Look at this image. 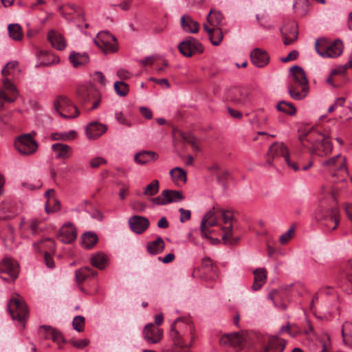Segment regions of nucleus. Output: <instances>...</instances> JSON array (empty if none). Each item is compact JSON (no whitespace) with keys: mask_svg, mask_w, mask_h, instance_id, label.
I'll use <instances>...</instances> for the list:
<instances>
[{"mask_svg":"<svg viewBox=\"0 0 352 352\" xmlns=\"http://www.w3.org/2000/svg\"><path fill=\"white\" fill-rule=\"evenodd\" d=\"M300 141L312 154L318 156H326L332 151L333 145L329 137L319 132H309L300 136Z\"/></svg>","mask_w":352,"mask_h":352,"instance_id":"obj_1","label":"nucleus"},{"mask_svg":"<svg viewBox=\"0 0 352 352\" xmlns=\"http://www.w3.org/2000/svg\"><path fill=\"white\" fill-rule=\"evenodd\" d=\"M194 328L190 323H188L181 320L177 319L170 327V336L174 343V352H188L190 343H187L184 337L186 333L191 335V342L194 339L192 336Z\"/></svg>","mask_w":352,"mask_h":352,"instance_id":"obj_2","label":"nucleus"},{"mask_svg":"<svg viewBox=\"0 0 352 352\" xmlns=\"http://www.w3.org/2000/svg\"><path fill=\"white\" fill-rule=\"evenodd\" d=\"M292 80L288 89L290 96L297 100L305 98L309 91L308 79L303 69L298 65H294L290 68Z\"/></svg>","mask_w":352,"mask_h":352,"instance_id":"obj_3","label":"nucleus"},{"mask_svg":"<svg viewBox=\"0 0 352 352\" xmlns=\"http://www.w3.org/2000/svg\"><path fill=\"white\" fill-rule=\"evenodd\" d=\"M343 43L340 39L329 42L327 38H318L315 42V50L323 58H336L343 52Z\"/></svg>","mask_w":352,"mask_h":352,"instance_id":"obj_4","label":"nucleus"},{"mask_svg":"<svg viewBox=\"0 0 352 352\" xmlns=\"http://www.w3.org/2000/svg\"><path fill=\"white\" fill-rule=\"evenodd\" d=\"M76 95L84 107L92 104L91 107L87 109V111L97 109L100 104L101 94L94 87H87L84 85L78 86L76 89Z\"/></svg>","mask_w":352,"mask_h":352,"instance_id":"obj_5","label":"nucleus"},{"mask_svg":"<svg viewBox=\"0 0 352 352\" xmlns=\"http://www.w3.org/2000/svg\"><path fill=\"white\" fill-rule=\"evenodd\" d=\"M54 108L59 116L64 118H75L80 115V111L66 96L60 95L54 101Z\"/></svg>","mask_w":352,"mask_h":352,"instance_id":"obj_6","label":"nucleus"},{"mask_svg":"<svg viewBox=\"0 0 352 352\" xmlns=\"http://www.w3.org/2000/svg\"><path fill=\"white\" fill-rule=\"evenodd\" d=\"M8 311L14 320H18L24 324L28 317V310L22 298L12 297L8 303Z\"/></svg>","mask_w":352,"mask_h":352,"instance_id":"obj_7","label":"nucleus"},{"mask_svg":"<svg viewBox=\"0 0 352 352\" xmlns=\"http://www.w3.org/2000/svg\"><path fill=\"white\" fill-rule=\"evenodd\" d=\"M318 217L321 221V225L324 232H330L335 230L339 224L340 213L337 207L334 206L325 210H321L318 214Z\"/></svg>","mask_w":352,"mask_h":352,"instance_id":"obj_8","label":"nucleus"},{"mask_svg":"<svg viewBox=\"0 0 352 352\" xmlns=\"http://www.w3.org/2000/svg\"><path fill=\"white\" fill-rule=\"evenodd\" d=\"M226 97L228 101L238 106H245L252 100L250 91L245 87H231L227 90Z\"/></svg>","mask_w":352,"mask_h":352,"instance_id":"obj_9","label":"nucleus"},{"mask_svg":"<svg viewBox=\"0 0 352 352\" xmlns=\"http://www.w3.org/2000/svg\"><path fill=\"white\" fill-rule=\"evenodd\" d=\"M16 149L22 155H30L34 153L38 148V144L30 133L19 136L14 142Z\"/></svg>","mask_w":352,"mask_h":352,"instance_id":"obj_10","label":"nucleus"},{"mask_svg":"<svg viewBox=\"0 0 352 352\" xmlns=\"http://www.w3.org/2000/svg\"><path fill=\"white\" fill-rule=\"evenodd\" d=\"M219 212H221L222 219L223 223L225 224H228V226H225L222 228V230L223 234L222 236V239L225 244L234 245L236 244L239 241L240 237L236 236L234 237L232 236V221H233V214L232 212L230 210H219Z\"/></svg>","mask_w":352,"mask_h":352,"instance_id":"obj_11","label":"nucleus"},{"mask_svg":"<svg viewBox=\"0 0 352 352\" xmlns=\"http://www.w3.org/2000/svg\"><path fill=\"white\" fill-rule=\"evenodd\" d=\"M96 45L104 53L114 52L117 50V39L109 32H99L94 39Z\"/></svg>","mask_w":352,"mask_h":352,"instance_id":"obj_12","label":"nucleus"},{"mask_svg":"<svg viewBox=\"0 0 352 352\" xmlns=\"http://www.w3.org/2000/svg\"><path fill=\"white\" fill-rule=\"evenodd\" d=\"M19 272V265L12 258L5 257L0 262V276L5 280H14Z\"/></svg>","mask_w":352,"mask_h":352,"instance_id":"obj_13","label":"nucleus"},{"mask_svg":"<svg viewBox=\"0 0 352 352\" xmlns=\"http://www.w3.org/2000/svg\"><path fill=\"white\" fill-rule=\"evenodd\" d=\"M178 50L183 56L191 57L194 54L203 53L204 48L196 38L188 36L179 44Z\"/></svg>","mask_w":352,"mask_h":352,"instance_id":"obj_14","label":"nucleus"},{"mask_svg":"<svg viewBox=\"0 0 352 352\" xmlns=\"http://www.w3.org/2000/svg\"><path fill=\"white\" fill-rule=\"evenodd\" d=\"M184 199L182 191L166 189L161 194L151 199V201L159 206H164L173 202H179Z\"/></svg>","mask_w":352,"mask_h":352,"instance_id":"obj_15","label":"nucleus"},{"mask_svg":"<svg viewBox=\"0 0 352 352\" xmlns=\"http://www.w3.org/2000/svg\"><path fill=\"white\" fill-rule=\"evenodd\" d=\"M267 163L272 165L274 160L283 158L286 163H289L288 148L283 143L275 142L270 147L267 152Z\"/></svg>","mask_w":352,"mask_h":352,"instance_id":"obj_16","label":"nucleus"},{"mask_svg":"<svg viewBox=\"0 0 352 352\" xmlns=\"http://www.w3.org/2000/svg\"><path fill=\"white\" fill-rule=\"evenodd\" d=\"M280 32L285 45L292 44L298 38V25L295 21H289L284 25Z\"/></svg>","mask_w":352,"mask_h":352,"instance_id":"obj_17","label":"nucleus"},{"mask_svg":"<svg viewBox=\"0 0 352 352\" xmlns=\"http://www.w3.org/2000/svg\"><path fill=\"white\" fill-rule=\"evenodd\" d=\"M143 336L148 344H157L163 338V330L154 324H147L143 330Z\"/></svg>","mask_w":352,"mask_h":352,"instance_id":"obj_18","label":"nucleus"},{"mask_svg":"<svg viewBox=\"0 0 352 352\" xmlns=\"http://www.w3.org/2000/svg\"><path fill=\"white\" fill-rule=\"evenodd\" d=\"M129 224L133 232L141 234L149 227V221L146 217L134 215L129 218Z\"/></svg>","mask_w":352,"mask_h":352,"instance_id":"obj_19","label":"nucleus"},{"mask_svg":"<svg viewBox=\"0 0 352 352\" xmlns=\"http://www.w3.org/2000/svg\"><path fill=\"white\" fill-rule=\"evenodd\" d=\"M243 342V337L239 333L226 334L219 340V342L221 345L230 346L236 350L242 349Z\"/></svg>","mask_w":352,"mask_h":352,"instance_id":"obj_20","label":"nucleus"},{"mask_svg":"<svg viewBox=\"0 0 352 352\" xmlns=\"http://www.w3.org/2000/svg\"><path fill=\"white\" fill-rule=\"evenodd\" d=\"M217 225V218L215 217V211L214 208L212 210L208 211L201 222V232L202 236L205 238L208 237V234H210L212 231L210 230V228L213 227Z\"/></svg>","mask_w":352,"mask_h":352,"instance_id":"obj_21","label":"nucleus"},{"mask_svg":"<svg viewBox=\"0 0 352 352\" xmlns=\"http://www.w3.org/2000/svg\"><path fill=\"white\" fill-rule=\"evenodd\" d=\"M58 238L64 243H71L76 239V230L72 223L63 225L59 230Z\"/></svg>","mask_w":352,"mask_h":352,"instance_id":"obj_22","label":"nucleus"},{"mask_svg":"<svg viewBox=\"0 0 352 352\" xmlns=\"http://www.w3.org/2000/svg\"><path fill=\"white\" fill-rule=\"evenodd\" d=\"M39 334L47 340H52L53 342L60 344L61 342H65V340L62 333L56 329L50 326L43 325L40 327Z\"/></svg>","mask_w":352,"mask_h":352,"instance_id":"obj_23","label":"nucleus"},{"mask_svg":"<svg viewBox=\"0 0 352 352\" xmlns=\"http://www.w3.org/2000/svg\"><path fill=\"white\" fill-rule=\"evenodd\" d=\"M250 58L252 63L258 67H263L270 62L268 53L261 48H255L250 54Z\"/></svg>","mask_w":352,"mask_h":352,"instance_id":"obj_24","label":"nucleus"},{"mask_svg":"<svg viewBox=\"0 0 352 352\" xmlns=\"http://www.w3.org/2000/svg\"><path fill=\"white\" fill-rule=\"evenodd\" d=\"M107 126L98 122H92L86 126V135L89 140H96L104 134Z\"/></svg>","mask_w":352,"mask_h":352,"instance_id":"obj_25","label":"nucleus"},{"mask_svg":"<svg viewBox=\"0 0 352 352\" xmlns=\"http://www.w3.org/2000/svg\"><path fill=\"white\" fill-rule=\"evenodd\" d=\"M180 25L182 30L188 34H196L199 31V23L190 15L184 14L180 19Z\"/></svg>","mask_w":352,"mask_h":352,"instance_id":"obj_26","label":"nucleus"},{"mask_svg":"<svg viewBox=\"0 0 352 352\" xmlns=\"http://www.w3.org/2000/svg\"><path fill=\"white\" fill-rule=\"evenodd\" d=\"M52 149L53 151L56 152V158L67 160L72 157L73 153L72 148L63 143H56L52 146Z\"/></svg>","mask_w":352,"mask_h":352,"instance_id":"obj_27","label":"nucleus"},{"mask_svg":"<svg viewBox=\"0 0 352 352\" xmlns=\"http://www.w3.org/2000/svg\"><path fill=\"white\" fill-rule=\"evenodd\" d=\"M35 250L43 252L54 253L56 251V243L51 238H46L34 243Z\"/></svg>","mask_w":352,"mask_h":352,"instance_id":"obj_28","label":"nucleus"},{"mask_svg":"<svg viewBox=\"0 0 352 352\" xmlns=\"http://www.w3.org/2000/svg\"><path fill=\"white\" fill-rule=\"evenodd\" d=\"M201 268L203 273H208L209 275L206 277V279L215 280L217 278V267L214 262L209 257L202 258Z\"/></svg>","mask_w":352,"mask_h":352,"instance_id":"obj_29","label":"nucleus"},{"mask_svg":"<svg viewBox=\"0 0 352 352\" xmlns=\"http://www.w3.org/2000/svg\"><path fill=\"white\" fill-rule=\"evenodd\" d=\"M204 29L208 34L212 45L217 46L221 43L223 36L220 28H210L208 23H204Z\"/></svg>","mask_w":352,"mask_h":352,"instance_id":"obj_30","label":"nucleus"},{"mask_svg":"<svg viewBox=\"0 0 352 352\" xmlns=\"http://www.w3.org/2000/svg\"><path fill=\"white\" fill-rule=\"evenodd\" d=\"M254 283L252 288L254 291H257L265 283L267 280V271L265 268H257L253 272Z\"/></svg>","mask_w":352,"mask_h":352,"instance_id":"obj_31","label":"nucleus"},{"mask_svg":"<svg viewBox=\"0 0 352 352\" xmlns=\"http://www.w3.org/2000/svg\"><path fill=\"white\" fill-rule=\"evenodd\" d=\"M285 296H286V292L283 290L275 289L268 294V298L273 301L274 306L280 308L283 311L287 309V305L283 301Z\"/></svg>","mask_w":352,"mask_h":352,"instance_id":"obj_32","label":"nucleus"},{"mask_svg":"<svg viewBox=\"0 0 352 352\" xmlns=\"http://www.w3.org/2000/svg\"><path fill=\"white\" fill-rule=\"evenodd\" d=\"M344 283L343 289L348 294H352V261H349L346 264L343 270Z\"/></svg>","mask_w":352,"mask_h":352,"instance_id":"obj_33","label":"nucleus"},{"mask_svg":"<svg viewBox=\"0 0 352 352\" xmlns=\"http://www.w3.org/2000/svg\"><path fill=\"white\" fill-rule=\"evenodd\" d=\"M158 155L154 151H142L135 155L134 160L136 163L144 165L151 160H156Z\"/></svg>","mask_w":352,"mask_h":352,"instance_id":"obj_34","label":"nucleus"},{"mask_svg":"<svg viewBox=\"0 0 352 352\" xmlns=\"http://www.w3.org/2000/svg\"><path fill=\"white\" fill-rule=\"evenodd\" d=\"M47 38L52 45L58 50H63L66 47V42L64 37L54 31L49 32Z\"/></svg>","mask_w":352,"mask_h":352,"instance_id":"obj_35","label":"nucleus"},{"mask_svg":"<svg viewBox=\"0 0 352 352\" xmlns=\"http://www.w3.org/2000/svg\"><path fill=\"white\" fill-rule=\"evenodd\" d=\"M170 176L177 186L181 184H184L186 182L187 175L186 172L180 167H175L170 170Z\"/></svg>","mask_w":352,"mask_h":352,"instance_id":"obj_36","label":"nucleus"},{"mask_svg":"<svg viewBox=\"0 0 352 352\" xmlns=\"http://www.w3.org/2000/svg\"><path fill=\"white\" fill-rule=\"evenodd\" d=\"M69 61L74 67L84 65L89 63V57L87 53H79L73 52L69 56Z\"/></svg>","mask_w":352,"mask_h":352,"instance_id":"obj_37","label":"nucleus"},{"mask_svg":"<svg viewBox=\"0 0 352 352\" xmlns=\"http://www.w3.org/2000/svg\"><path fill=\"white\" fill-rule=\"evenodd\" d=\"M97 272L89 267H84L76 271L75 278L78 285L90 277H94Z\"/></svg>","mask_w":352,"mask_h":352,"instance_id":"obj_38","label":"nucleus"},{"mask_svg":"<svg viewBox=\"0 0 352 352\" xmlns=\"http://www.w3.org/2000/svg\"><path fill=\"white\" fill-rule=\"evenodd\" d=\"M164 248L165 243L161 236H157L155 241L148 242L146 244V250L151 254H158L162 252Z\"/></svg>","mask_w":352,"mask_h":352,"instance_id":"obj_39","label":"nucleus"},{"mask_svg":"<svg viewBox=\"0 0 352 352\" xmlns=\"http://www.w3.org/2000/svg\"><path fill=\"white\" fill-rule=\"evenodd\" d=\"M322 164L324 166L328 167H334L338 166L340 170H346L345 158L342 157L340 154H338L326 161H324Z\"/></svg>","mask_w":352,"mask_h":352,"instance_id":"obj_40","label":"nucleus"},{"mask_svg":"<svg viewBox=\"0 0 352 352\" xmlns=\"http://www.w3.org/2000/svg\"><path fill=\"white\" fill-rule=\"evenodd\" d=\"M223 16L221 12L211 10L207 16L208 25L210 28H219L221 25Z\"/></svg>","mask_w":352,"mask_h":352,"instance_id":"obj_41","label":"nucleus"},{"mask_svg":"<svg viewBox=\"0 0 352 352\" xmlns=\"http://www.w3.org/2000/svg\"><path fill=\"white\" fill-rule=\"evenodd\" d=\"M98 241L97 234L93 232H85L82 236V245L86 249L92 248Z\"/></svg>","mask_w":352,"mask_h":352,"instance_id":"obj_42","label":"nucleus"},{"mask_svg":"<svg viewBox=\"0 0 352 352\" xmlns=\"http://www.w3.org/2000/svg\"><path fill=\"white\" fill-rule=\"evenodd\" d=\"M91 263L93 266L100 270H103L107 265L108 258L101 252L96 253L91 258Z\"/></svg>","mask_w":352,"mask_h":352,"instance_id":"obj_43","label":"nucleus"},{"mask_svg":"<svg viewBox=\"0 0 352 352\" xmlns=\"http://www.w3.org/2000/svg\"><path fill=\"white\" fill-rule=\"evenodd\" d=\"M342 336L344 343L352 347V323L346 322L342 324Z\"/></svg>","mask_w":352,"mask_h":352,"instance_id":"obj_44","label":"nucleus"},{"mask_svg":"<svg viewBox=\"0 0 352 352\" xmlns=\"http://www.w3.org/2000/svg\"><path fill=\"white\" fill-rule=\"evenodd\" d=\"M9 36L16 41H20L23 38V31L21 27L18 23L10 24L8 27Z\"/></svg>","mask_w":352,"mask_h":352,"instance_id":"obj_45","label":"nucleus"},{"mask_svg":"<svg viewBox=\"0 0 352 352\" xmlns=\"http://www.w3.org/2000/svg\"><path fill=\"white\" fill-rule=\"evenodd\" d=\"M6 248H11L14 243V229L8 225L6 230L1 234Z\"/></svg>","mask_w":352,"mask_h":352,"instance_id":"obj_46","label":"nucleus"},{"mask_svg":"<svg viewBox=\"0 0 352 352\" xmlns=\"http://www.w3.org/2000/svg\"><path fill=\"white\" fill-rule=\"evenodd\" d=\"M76 136L75 131H71L69 132L63 133H53L51 134V139L52 140H63L67 141L74 140Z\"/></svg>","mask_w":352,"mask_h":352,"instance_id":"obj_47","label":"nucleus"},{"mask_svg":"<svg viewBox=\"0 0 352 352\" xmlns=\"http://www.w3.org/2000/svg\"><path fill=\"white\" fill-rule=\"evenodd\" d=\"M276 109L279 111L284 112L288 115L293 116L296 113V109L291 102L280 101L276 105Z\"/></svg>","mask_w":352,"mask_h":352,"instance_id":"obj_48","label":"nucleus"},{"mask_svg":"<svg viewBox=\"0 0 352 352\" xmlns=\"http://www.w3.org/2000/svg\"><path fill=\"white\" fill-rule=\"evenodd\" d=\"M41 221L36 219H32L24 222L25 229L31 234H36L38 232Z\"/></svg>","mask_w":352,"mask_h":352,"instance_id":"obj_49","label":"nucleus"},{"mask_svg":"<svg viewBox=\"0 0 352 352\" xmlns=\"http://www.w3.org/2000/svg\"><path fill=\"white\" fill-rule=\"evenodd\" d=\"M159 181L154 179L144 188L143 194L146 196H154L159 192Z\"/></svg>","mask_w":352,"mask_h":352,"instance_id":"obj_50","label":"nucleus"},{"mask_svg":"<svg viewBox=\"0 0 352 352\" xmlns=\"http://www.w3.org/2000/svg\"><path fill=\"white\" fill-rule=\"evenodd\" d=\"M114 89L120 96H126L129 91V85L123 81H116L114 83Z\"/></svg>","mask_w":352,"mask_h":352,"instance_id":"obj_51","label":"nucleus"},{"mask_svg":"<svg viewBox=\"0 0 352 352\" xmlns=\"http://www.w3.org/2000/svg\"><path fill=\"white\" fill-rule=\"evenodd\" d=\"M60 208V202L55 199H49L45 204V210L47 213L59 210Z\"/></svg>","mask_w":352,"mask_h":352,"instance_id":"obj_52","label":"nucleus"},{"mask_svg":"<svg viewBox=\"0 0 352 352\" xmlns=\"http://www.w3.org/2000/svg\"><path fill=\"white\" fill-rule=\"evenodd\" d=\"M210 168L215 172L217 178L219 182L226 179L228 175V171L227 170H221L217 164L213 165Z\"/></svg>","mask_w":352,"mask_h":352,"instance_id":"obj_53","label":"nucleus"},{"mask_svg":"<svg viewBox=\"0 0 352 352\" xmlns=\"http://www.w3.org/2000/svg\"><path fill=\"white\" fill-rule=\"evenodd\" d=\"M74 329L78 332H82L85 327V318L82 316H76L72 322Z\"/></svg>","mask_w":352,"mask_h":352,"instance_id":"obj_54","label":"nucleus"},{"mask_svg":"<svg viewBox=\"0 0 352 352\" xmlns=\"http://www.w3.org/2000/svg\"><path fill=\"white\" fill-rule=\"evenodd\" d=\"M19 65V63L16 60L8 63L1 70L2 75L5 77L7 75L12 74V70L16 69Z\"/></svg>","mask_w":352,"mask_h":352,"instance_id":"obj_55","label":"nucleus"},{"mask_svg":"<svg viewBox=\"0 0 352 352\" xmlns=\"http://www.w3.org/2000/svg\"><path fill=\"white\" fill-rule=\"evenodd\" d=\"M22 186L30 190H35L41 188L42 182L39 179H33L31 181L23 182L22 184Z\"/></svg>","mask_w":352,"mask_h":352,"instance_id":"obj_56","label":"nucleus"},{"mask_svg":"<svg viewBox=\"0 0 352 352\" xmlns=\"http://www.w3.org/2000/svg\"><path fill=\"white\" fill-rule=\"evenodd\" d=\"M294 227H291L285 233L280 235L279 241L282 244H286L292 238L294 233Z\"/></svg>","mask_w":352,"mask_h":352,"instance_id":"obj_57","label":"nucleus"},{"mask_svg":"<svg viewBox=\"0 0 352 352\" xmlns=\"http://www.w3.org/2000/svg\"><path fill=\"white\" fill-rule=\"evenodd\" d=\"M69 343L74 347L78 349H83L89 344V340L88 339H82L79 340H71Z\"/></svg>","mask_w":352,"mask_h":352,"instance_id":"obj_58","label":"nucleus"},{"mask_svg":"<svg viewBox=\"0 0 352 352\" xmlns=\"http://www.w3.org/2000/svg\"><path fill=\"white\" fill-rule=\"evenodd\" d=\"M351 67H352V60H348V62L344 65L332 70L331 74L332 75L344 74H345L347 69L351 68Z\"/></svg>","mask_w":352,"mask_h":352,"instance_id":"obj_59","label":"nucleus"},{"mask_svg":"<svg viewBox=\"0 0 352 352\" xmlns=\"http://www.w3.org/2000/svg\"><path fill=\"white\" fill-rule=\"evenodd\" d=\"M3 84L6 89L11 91L14 96H16V88L8 78L3 79Z\"/></svg>","mask_w":352,"mask_h":352,"instance_id":"obj_60","label":"nucleus"},{"mask_svg":"<svg viewBox=\"0 0 352 352\" xmlns=\"http://www.w3.org/2000/svg\"><path fill=\"white\" fill-rule=\"evenodd\" d=\"M107 163V160L101 157H97L92 159L90 161V166L94 168H96L99 167L100 165L105 164Z\"/></svg>","mask_w":352,"mask_h":352,"instance_id":"obj_61","label":"nucleus"},{"mask_svg":"<svg viewBox=\"0 0 352 352\" xmlns=\"http://www.w3.org/2000/svg\"><path fill=\"white\" fill-rule=\"evenodd\" d=\"M179 212L181 214L179 220L181 222L184 223L190 219L191 212L189 210H185L182 208L179 209Z\"/></svg>","mask_w":352,"mask_h":352,"instance_id":"obj_62","label":"nucleus"},{"mask_svg":"<svg viewBox=\"0 0 352 352\" xmlns=\"http://www.w3.org/2000/svg\"><path fill=\"white\" fill-rule=\"evenodd\" d=\"M298 56V52L297 50L291 51L285 57L281 58L280 60L283 63H287L291 60H296Z\"/></svg>","mask_w":352,"mask_h":352,"instance_id":"obj_63","label":"nucleus"},{"mask_svg":"<svg viewBox=\"0 0 352 352\" xmlns=\"http://www.w3.org/2000/svg\"><path fill=\"white\" fill-rule=\"evenodd\" d=\"M52 253L45 252V254H44V261L45 265L49 268H54L55 266L54 259L52 256Z\"/></svg>","mask_w":352,"mask_h":352,"instance_id":"obj_64","label":"nucleus"}]
</instances>
